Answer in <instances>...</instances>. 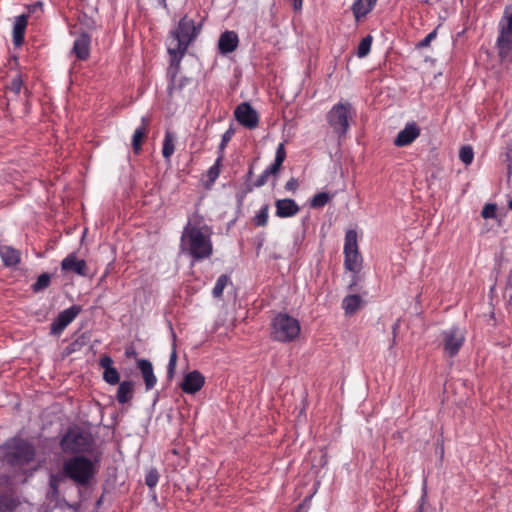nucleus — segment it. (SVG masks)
Listing matches in <instances>:
<instances>
[{
	"mask_svg": "<svg viewBox=\"0 0 512 512\" xmlns=\"http://www.w3.org/2000/svg\"><path fill=\"white\" fill-rule=\"evenodd\" d=\"M212 230L198 212L188 217L181 235V250L189 254L194 261L209 258L213 252Z\"/></svg>",
	"mask_w": 512,
	"mask_h": 512,
	"instance_id": "obj_1",
	"label": "nucleus"
},
{
	"mask_svg": "<svg viewBox=\"0 0 512 512\" xmlns=\"http://www.w3.org/2000/svg\"><path fill=\"white\" fill-rule=\"evenodd\" d=\"M199 32L200 27L196 26L192 19L186 16L181 18L177 28L170 32L168 39L167 50L170 58H175L176 63L181 61Z\"/></svg>",
	"mask_w": 512,
	"mask_h": 512,
	"instance_id": "obj_2",
	"label": "nucleus"
},
{
	"mask_svg": "<svg viewBox=\"0 0 512 512\" xmlns=\"http://www.w3.org/2000/svg\"><path fill=\"white\" fill-rule=\"evenodd\" d=\"M0 460L14 470L22 469L32 461V444L18 436L0 446Z\"/></svg>",
	"mask_w": 512,
	"mask_h": 512,
	"instance_id": "obj_3",
	"label": "nucleus"
},
{
	"mask_svg": "<svg viewBox=\"0 0 512 512\" xmlns=\"http://www.w3.org/2000/svg\"><path fill=\"white\" fill-rule=\"evenodd\" d=\"M496 48L502 63L512 62V2L505 6L498 22Z\"/></svg>",
	"mask_w": 512,
	"mask_h": 512,
	"instance_id": "obj_4",
	"label": "nucleus"
},
{
	"mask_svg": "<svg viewBox=\"0 0 512 512\" xmlns=\"http://www.w3.org/2000/svg\"><path fill=\"white\" fill-rule=\"evenodd\" d=\"M301 332L298 319L287 313L276 314L271 321V337L280 343L295 341Z\"/></svg>",
	"mask_w": 512,
	"mask_h": 512,
	"instance_id": "obj_5",
	"label": "nucleus"
},
{
	"mask_svg": "<svg viewBox=\"0 0 512 512\" xmlns=\"http://www.w3.org/2000/svg\"><path fill=\"white\" fill-rule=\"evenodd\" d=\"M63 474L77 485L85 486L95 474V465L86 457L75 456L64 462Z\"/></svg>",
	"mask_w": 512,
	"mask_h": 512,
	"instance_id": "obj_6",
	"label": "nucleus"
},
{
	"mask_svg": "<svg viewBox=\"0 0 512 512\" xmlns=\"http://www.w3.org/2000/svg\"><path fill=\"white\" fill-rule=\"evenodd\" d=\"M354 114L352 105L347 101H341L332 106L326 119L333 132L341 138L348 132Z\"/></svg>",
	"mask_w": 512,
	"mask_h": 512,
	"instance_id": "obj_7",
	"label": "nucleus"
},
{
	"mask_svg": "<svg viewBox=\"0 0 512 512\" xmlns=\"http://www.w3.org/2000/svg\"><path fill=\"white\" fill-rule=\"evenodd\" d=\"M344 266L352 273H360L363 259L358 249L357 232L348 230L344 242Z\"/></svg>",
	"mask_w": 512,
	"mask_h": 512,
	"instance_id": "obj_8",
	"label": "nucleus"
},
{
	"mask_svg": "<svg viewBox=\"0 0 512 512\" xmlns=\"http://www.w3.org/2000/svg\"><path fill=\"white\" fill-rule=\"evenodd\" d=\"M441 336L444 352L450 357L457 355L465 342V331L453 326L444 330Z\"/></svg>",
	"mask_w": 512,
	"mask_h": 512,
	"instance_id": "obj_9",
	"label": "nucleus"
},
{
	"mask_svg": "<svg viewBox=\"0 0 512 512\" xmlns=\"http://www.w3.org/2000/svg\"><path fill=\"white\" fill-rule=\"evenodd\" d=\"M61 448L66 453H79L88 449V437L78 430H69L61 439Z\"/></svg>",
	"mask_w": 512,
	"mask_h": 512,
	"instance_id": "obj_10",
	"label": "nucleus"
},
{
	"mask_svg": "<svg viewBox=\"0 0 512 512\" xmlns=\"http://www.w3.org/2000/svg\"><path fill=\"white\" fill-rule=\"evenodd\" d=\"M234 117L243 127L255 129L259 124L258 112L248 103H240L234 110Z\"/></svg>",
	"mask_w": 512,
	"mask_h": 512,
	"instance_id": "obj_11",
	"label": "nucleus"
},
{
	"mask_svg": "<svg viewBox=\"0 0 512 512\" xmlns=\"http://www.w3.org/2000/svg\"><path fill=\"white\" fill-rule=\"evenodd\" d=\"M80 312L81 307L78 305H72L69 308L61 311L51 323L50 333L52 335H60Z\"/></svg>",
	"mask_w": 512,
	"mask_h": 512,
	"instance_id": "obj_12",
	"label": "nucleus"
},
{
	"mask_svg": "<svg viewBox=\"0 0 512 512\" xmlns=\"http://www.w3.org/2000/svg\"><path fill=\"white\" fill-rule=\"evenodd\" d=\"M181 61L175 62V58H170V65L167 71L169 77L168 92L173 95L176 92H180L182 88L189 82L188 78L179 77L178 73L180 70Z\"/></svg>",
	"mask_w": 512,
	"mask_h": 512,
	"instance_id": "obj_13",
	"label": "nucleus"
},
{
	"mask_svg": "<svg viewBox=\"0 0 512 512\" xmlns=\"http://www.w3.org/2000/svg\"><path fill=\"white\" fill-rule=\"evenodd\" d=\"M204 384L205 377L198 370H194L184 376L180 387L186 394H195L201 390Z\"/></svg>",
	"mask_w": 512,
	"mask_h": 512,
	"instance_id": "obj_14",
	"label": "nucleus"
},
{
	"mask_svg": "<svg viewBox=\"0 0 512 512\" xmlns=\"http://www.w3.org/2000/svg\"><path fill=\"white\" fill-rule=\"evenodd\" d=\"M420 135V128L415 122H409L399 131L394 139V145L404 147L410 145Z\"/></svg>",
	"mask_w": 512,
	"mask_h": 512,
	"instance_id": "obj_15",
	"label": "nucleus"
},
{
	"mask_svg": "<svg viewBox=\"0 0 512 512\" xmlns=\"http://www.w3.org/2000/svg\"><path fill=\"white\" fill-rule=\"evenodd\" d=\"M61 269L66 272H73L79 276L87 275L85 260L78 259L75 253L68 254L61 262Z\"/></svg>",
	"mask_w": 512,
	"mask_h": 512,
	"instance_id": "obj_16",
	"label": "nucleus"
},
{
	"mask_svg": "<svg viewBox=\"0 0 512 512\" xmlns=\"http://www.w3.org/2000/svg\"><path fill=\"white\" fill-rule=\"evenodd\" d=\"M239 44V38L234 31L223 32L218 40V50L222 55H227L235 51Z\"/></svg>",
	"mask_w": 512,
	"mask_h": 512,
	"instance_id": "obj_17",
	"label": "nucleus"
},
{
	"mask_svg": "<svg viewBox=\"0 0 512 512\" xmlns=\"http://www.w3.org/2000/svg\"><path fill=\"white\" fill-rule=\"evenodd\" d=\"M137 367L142 374L145 383V389L147 391L152 390L157 383V378L154 374L152 363L147 359H139L137 360Z\"/></svg>",
	"mask_w": 512,
	"mask_h": 512,
	"instance_id": "obj_18",
	"label": "nucleus"
},
{
	"mask_svg": "<svg viewBox=\"0 0 512 512\" xmlns=\"http://www.w3.org/2000/svg\"><path fill=\"white\" fill-rule=\"evenodd\" d=\"M276 216L280 218H288L296 215L300 208L293 199H279L275 202Z\"/></svg>",
	"mask_w": 512,
	"mask_h": 512,
	"instance_id": "obj_19",
	"label": "nucleus"
},
{
	"mask_svg": "<svg viewBox=\"0 0 512 512\" xmlns=\"http://www.w3.org/2000/svg\"><path fill=\"white\" fill-rule=\"evenodd\" d=\"M29 14H23L15 19L13 27V44L19 48L24 43V35L28 25Z\"/></svg>",
	"mask_w": 512,
	"mask_h": 512,
	"instance_id": "obj_20",
	"label": "nucleus"
},
{
	"mask_svg": "<svg viewBox=\"0 0 512 512\" xmlns=\"http://www.w3.org/2000/svg\"><path fill=\"white\" fill-rule=\"evenodd\" d=\"M90 37L82 33L74 42L73 53L78 59L85 60L89 56Z\"/></svg>",
	"mask_w": 512,
	"mask_h": 512,
	"instance_id": "obj_21",
	"label": "nucleus"
},
{
	"mask_svg": "<svg viewBox=\"0 0 512 512\" xmlns=\"http://www.w3.org/2000/svg\"><path fill=\"white\" fill-rule=\"evenodd\" d=\"M377 0H355L352 11L357 20L365 17L376 5Z\"/></svg>",
	"mask_w": 512,
	"mask_h": 512,
	"instance_id": "obj_22",
	"label": "nucleus"
},
{
	"mask_svg": "<svg viewBox=\"0 0 512 512\" xmlns=\"http://www.w3.org/2000/svg\"><path fill=\"white\" fill-rule=\"evenodd\" d=\"M134 395V384L132 381H123L119 383L116 399L120 404L129 402Z\"/></svg>",
	"mask_w": 512,
	"mask_h": 512,
	"instance_id": "obj_23",
	"label": "nucleus"
},
{
	"mask_svg": "<svg viewBox=\"0 0 512 512\" xmlns=\"http://www.w3.org/2000/svg\"><path fill=\"white\" fill-rule=\"evenodd\" d=\"M0 257L5 266H13L20 261L19 251L6 245L0 246Z\"/></svg>",
	"mask_w": 512,
	"mask_h": 512,
	"instance_id": "obj_24",
	"label": "nucleus"
},
{
	"mask_svg": "<svg viewBox=\"0 0 512 512\" xmlns=\"http://www.w3.org/2000/svg\"><path fill=\"white\" fill-rule=\"evenodd\" d=\"M147 133L146 118L142 117V125L135 129L132 136V147L135 153H138L141 149L142 141L144 140Z\"/></svg>",
	"mask_w": 512,
	"mask_h": 512,
	"instance_id": "obj_25",
	"label": "nucleus"
},
{
	"mask_svg": "<svg viewBox=\"0 0 512 512\" xmlns=\"http://www.w3.org/2000/svg\"><path fill=\"white\" fill-rule=\"evenodd\" d=\"M362 303V299L357 294L347 295L342 301V308L347 315L355 313Z\"/></svg>",
	"mask_w": 512,
	"mask_h": 512,
	"instance_id": "obj_26",
	"label": "nucleus"
},
{
	"mask_svg": "<svg viewBox=\"0 0 512 512\" xmlns=\"http://www.w3.org/2000/svg\"><path fill=\"white\" fill-rule=\"evenodd\" d=\"M174 151H175V137L171 132L167 131L165 133L164 140H163L162 155L167 161H169L171 156L173 155Z\"/></svg>",
	"mask_w": 512,
	"mask_h": 512,
	"instance_id": "obj_27",
	"label": "nucleus"
},
{
	"mask_svg": "<svg viewBox=\"0 0 512 512\" xmlns=\"http://www.w3.org/2000/svg\"><path fill=\"white\" fill-rule=\"evenodd\" d=\"M333 196L334 195H330L326 192H319L311 199L310 206L315 209L322 208L333 198Z\"/></svg>",
	"mask_w": 512,
	"mask_h": 512,
	"instance_id": "obj_28",
	"label": "nucleus"
},
{
	"mask_svg": "<svg viewBox=\"0 0 512 512\" xmlns=\"http://www.w3.org/2000/svg\"><path fill=\"white\" fill-rule=\"evenodd\" d=\"M269 205H263L260 210L255 214L253 223L258 227H264L268 223Z\"/></svg>",
	"mask_w": 512,
	"mask_h": 512,
	"instance_id": "obj_29",
	"label": "nucleus"
},
{
	"mask_svg": "<svg viewBox=\"0 0 512 512\" xmlns=\"http://www.w3.org/2000/svg\"><path fill=\"white\" fill-rule=\"evenodd\" d=\"M223 159L224 158L221 155H218L215 160V163L207 171V177L211 184L214 183L220 175V168H221Z\"/></svg>",
	"mask_w": 512,
	"mask_h": 512,
	"instance_id": "obj_30",
	"label": "nucleus"
},
{
	"mask_svg": "<svg viewBox=\"0 0 512 512\" xmlns=\"http://www.w3.org/2000/svg\"><path fill=\"white\" fill-rule=\"evenodd\" d=\"M279 171L277 169H272V166H268L262 173L261 175L257 178V180L255 181L254 183V186L255 187H261L263 185H265L269 178L271 176H274L276 177L278 175Z\"/></svg>",
	"mask_w": 512,
	"mask_h": 512,
	"instance_id": "obj_31",
	"label": "nucleus"
},
{
	"mask_svg": "<svg viewBox=\"0 0 512 512\" xmlns=\"http://www.w3.org/2000/svg\"><path fill=\"white\" fill-rule=\"evenodd\" d=\"M176 365H177L176 344L173 343L172 351H171V354H170V357H169V362H168V365H167V378H168V380H172L173 379V377L175 375V371H176Z\"/></svg>",
	"mask_w": 512,
	"mask_h": 512,
	"instance_id": "obj_32",
	"label": "nucleus"
},
{
	"mask_svg": "<svg viewBox=\"0 0 512 512\" xmlns=\"http://www.w3.org/2000/svg\"><path fill=\"white\" fill-rule=\"evenodd\" d=\"M372 37L370 35L364 37L357 47V56L363 58L367 56L371 50Z\"/></svg>",
	"mask_w": 512,
	"mask_h": 512,
	"instance_id": "obj_33",
	"label": "nucleus"
},
{
	"mask_svg": "<svg viewBox=\"0 0 512 512\" xmlns=\"http://www.w3.org/2000/svg\"><path fill=\"white\" fill-rule=\"evenodd\" d=\"M285 158H286L285 146H284V143H280L276 149L274 162L271 164L272 169H277L278 171H280V168H281Z\"/></svg>",
	"mask_w": 512,
	"mask_h": 512,
	"instance_id": "obj_34",
	"label": "nucleus"
},
{
	"mask_svg": "<svg viewBox=\"0 0 512 512\" xmlns=\"http://www.w3.org/2000/svg\"><path fill=\"white\" fill-rule=\"evenodd\" d=\"M459 159L466 165H470L474 159V151L470 145H465L460 148Z\"/></svg>",
	"mask_w": 512,
	"mask_h": 512,
	"instance_id": "obj_35",
	"label": "nucleus"
},
{
	"mask_svg": "<svg viewBox=\"0 0 512 512\" xmlns=\"http://www.w3.org/2000/svg\"><path fill=\"white\" fill-rule=\"evenodd\" d=\"M229 281L230 279L227 275H221L220 277H218L215 286L212 290V294L215 298H220L222 296L223 290L227 286Z\"/></svg>",
	"mask_w": 512,
	"mask_h": 512,
	"instance_id": "obj_36",
	"label": "nucleus"
},
{
	"mask_svg": "<svg viewBox=\"0 0 512 512\" xmlns=\"http://www.w3.org/2000/svg\"><path fill=\"white\" fill-rule=\"evenodd\" d=\"M235 131L232 127H230L229 129H227L222 137H221V142L218 146V155H221L223 158H224V150L227 146V144L229 143V141L232 139L233 135H234Z\"/></svg>",
	"mask_w": 512,
	"mask_h": 512,
	"instance_id": "obj_37",
	"label": "nucleus"
},
{
	"mask_svg": "<svg viewBox=\"0 0 512 512\" xmlns=\"http://www.w3.org/2000/svg\"><path fill=\"white\" fill-rule=\"evenodd\" d=\"M103 379L106 383L110 385H116L119 383L120 380L119 372L115 367L109 368L108 370L103 372Z\"/></svg>",
	"mask_w": 512,
	"mask_h": 512,
	"instance_id": "obj_38",
	"label": "nucleus"
},
{
	"mask_svg": "<svg viewBox=\"0 0 512 512\" xmlns=\"http://www.w3.org/2000/svg\"><path fill=\"white\" fill-rule=\"evenodd\" d=\"M51 276L49 273H43L38 276L34 283V292L46 289L50 285Z\"/></svg>",
	"mask_w": 512,
	"mask_h": 512,
	"instance_id": "obj_39",
	"label": "nucleus"
},
{
	"mask_svg": "<svg viewBox=\"0 0 512 512\" xmlns=\"http://www.w3.org/2000/svg\"><path fill=\"white\" fill-rule=\"evenodd\" d=\"M159 480V474L156 469H151L148 471L145 477V483L149 488H154Z\"/></svg>",
	"mask_w": 512,
	"mask_h": 512,
	"instance_id": "obj_40",
	"label": "nucleus"
},
{
	"mask_svg": "<svg viewBox=\"0 0 512 512\" xmlns=\"http://www.w3.org/2000/svg\"><path fill=\"white\" fill-rule=\"evenodd\" d=\"M496 205L486 204L482 209L481 215L485 219L494 218L496 216Z\"/></svg>",
	"mask_w": 512,
	"mask_h": 512,
	"instance_id": "obj_41",
	"label": "nucleus"
},
{
	"mask_svg": "<svg viewBox=\"0 0 512 512\" xmlns=\"http://www.w3.org/2000/svg\"><path fill=\"white\" fill-rule=\"evenodd\" d=\"M437 36L436 30H433L429 34L426 35L425 38H423L417 45L418 48H425L428 47L432 40H434Z\"/></svg>",
	"mask_w": 512,
	"mask_h": 512,
	"instance_id": "obj_42",
	"label": "nucleus"
},
{
	"mask_svg": "<svg viewBox=\"0 0 512 512\" xmlns=\"http://www.w3.org/2000/svg\"><path fill=\"white\" fill-rule=\"evenodd\" d=\"M22 85H23V80H22L21 76H17L11 81L9 89L11 91H13L14 93L18 94L22 88Z\"/></svg>",
	"mask_w": 512,
	"mask_h": 512,
	"instance_id": "obj_43",
	"label": "nucleus"
},
{
	"mask_svg": "<svg viewBox=\"0 0 512 512\" xmlns=\"http://www.w3.org/2000/svg\"><path fill=\"white\" fill-rule=\"evenodd\" d=\"M99 365H100V367H102L104 369V371L108 370L109 368H114L113 367V360L108 355H105V356L100 358Z\"/></svg>",
	"mask_w": 512,
	"mask_h": 512,
	"instance_id": "obj_44",
	"label": "nucleus"
},
{
	"mask_svg": "<svg viewBox=\"0 0 512 512\" xmlns=\"http://www.w3.org/2000/svg\"><path fill=\"white\" fill-rule=\"evenodd\" d=\"M361 278L359 276V273H352L351 281L348 285V289L351 291H354L357 289L358 284L360 283Z\"/></svg>",
	"mask_w": 512,
	"mask_h": 512,
	"instance_id": "obj_45",
	"label": "nucleus"
},
{
	"mask_svg": "<svg viewBox=\"0 0 512 512\" xmlns=\"http://www.w3.org/2000/svg\"><path fill=\"white\" fill-rule=\"evenodd\" d=\"M298 187V181L295 178L289 179L285 184V189L288 191H295Z\"/></svg>",
	"mask_w": 512,
	"mask_h": 512,
	"instance_id": "obj_46",
	"label": "nucleus"
},
{
	"mask_svg": "<svg viewBox=\"0 0 512 512\" xmlns=\"http://www.w3.org/2000/svg\"><path fill=\"white\" fill-rule=\"evenodd\" d=\"M34 18L43 12V4L40 1L34 2Z\"/></svg>",
	"mask_w": 512,
	"mask_h": 512,
	"instance_id": "obj_47",
	"label": "nucleus"
},
{
	"mask_svg": "<svg viewBox=\"0 0 512 512\" xmlns=\"http://www.w3.org/2000/svg\"><path fill=\"white\" fill-rule=\"evenodd\" d=\"M293 1V8L296 11H299L302 9L303 0H292Z\"/></svg>",
	"mask_w": 512,
	"mask_h": 512,
	"instance_id": "obj_48",
	"label": "nucleus"
},
{
	"mask_svg": "<svg viewBox=\"0 0 512 512\" xmlns=\"http://www.w3.org/2000/svg\"><path fill=\"white\" fill-rule=\"evenodd\" d=\"M507 290H512V270L510 271L509 275H508V280H507Z\"/></svg>",
	"mask_w": 512,
	"mask_h": 512,
	"instance_id": "obj_49",
	"label": "nucleus"
},
{
	"mask_svg": "<svg viewBox=\"0 0 512 512\" xmlns=\"http://www.w3.org/2000/svg\"><path fill=\"white\" fill-rule=\"evenodd\" d=\"M135 354H136V352H135V351H134V349H132V348L127 349V350L125 351V355H126L127 357L135 356Z\"/></svg>",
	"mask_w": 512,
	"mask_h": 512,
	"instance_id": "obj_50",
	"label": "nucleus"
},
{
	"mask_svg": "<svg viewBox=\"0 0 512 512\" xmlns=\"http://www.w3.org/2000/svg\"><path fill=\"white\" fill-rule=\"evenodd\" d=\"M508 207H509V209H511V210H512V199L509 201V203H508Z\"/></svg>",
	"mask_w": 512,
	"mask_h": 512,
	"instance_id": "obj_51",
	"label": "nucleus"
}]
</instances>
